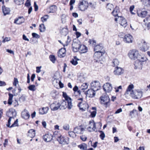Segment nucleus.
I'll list each match as a JSON object with an SVG mask.
<instances>
[{
    "label": "nucleus",
    "instance_id": "f257e3e1",
    "mask_svg": "<svg viewBox=\"0 0 150 150\" xmlns=\"http://www.w3.org/2000/svg\"><path fill=\"white\" fill-rule=\"evenodd\" d=\"M56 132L53 133L54 136L56 138L60 144H68L69 143V138L67 137H64L60 135L59 136L56 135Z\"/></svg>",
    "mask_w": 150,
    "mask_h": 150
},
{
    "label": "nucleus",
    "instance_id": "f03ea898",
    "mask_svg": "<svg viewBox=\"0 0 150 150\" xmlns=\"http://www.w3.org/2000/svg\"><path fill=\"white\" fill-rule=\"evenodd\" d=\"M100 103L106 108H107L110 105V99L107 95H103L100 98Z\"/></svg>",
    "mask_w": 150,
    "mask_h": 150
},
{
    "label": "nucleus",
    "instance_id": "7ed1b4c3",
    "mask_svg": "<svg viewBox=\"0 0 150 150\" xmlns=\"http://www.w3.org/2000/svg\"><path fill=\"white\" fill-rule=\"evenodd\" d=\"M129 58L135 60L140 58V55L139 54L138 51L135 50H133L129 51L128 54Z\"/></svg>",
    "mask_w": 150,
    "mask_h": 150
},
{
    "label": "nucleus",
    "instance_id": "20e7f679",
    "mask_svg": "<svg viewBox=\"0 0 150 150\" xmlns=\"http://www.w3.org/2000/svg\"><path fill=\"white\" fill-rule=\"evenodd\" d=\"M81 45L80 41L77 39H74L72 44L73 51L75 52H77Z\"/></svg>",
    "mask_w": 150,
    "mask_h": 150
},
{
    "label": "nucleus",
    "instance_id": "39448f33",
    "mask_svg": "<svg viewBox=\"0 0 150 150\" xmlns=\"http://www.w3.org/2000/svg\"><path fill=\"white\" fill-rule=\"evenodd\" d=\"M88 6V3L87 1L82 0L80 2L79 5V8L81 11H84L86 10Z\"/></svg>",
    "mask_w": 150,
    "mask_h": 150
},
{
    "label": "nucleus",
    "instance_id": "423d86ee",
    "mask_svg": "<svg viewBox=\"0 0 150 150\" xmlns=\"http://www.w3.org/2000/svg\"><path fill=\"white\" fill-rule=\"evenodd\" d=\"M17 115V112L13 108H9L8 110L6 112V115L10 117H12V118H14Z\"/></svg>",
    "mask_w": 150,
    "mask_h": 150
},
{
    "label": "nucleus",
    "instance_id": "0eeeda50",
    "mask_svg": "<svg viewBox=\"0 0 150 150\" xmlns=\"http://www.w3.org/2000/svg\"><path fill=\"white\" fill-rule=\"evenodd\" d=\"M91 88L95 91H97L100 89V83L98 81H95L91 83Z\"/></svg>",
    "mask_w": 150,
    "mask_h": 150
},
{
    "label": "nucleus",
    "instance_id": "6e6552de",
    "mask_svg": "<svg viewBox=\"0 0 150 150\" xmlns=\"http://www.w3.org/2000/svg\"><path fill=\"white\" fill-rule=\"evenodd\" d=\"M62 106L63 107V108L65 109L67 107L69 109L71 108L72 105L71 103V99L70 98L66 101H64L62 103Z\"/></svg>",
    "mask_w": 150,
    "mask_h": 150
},
{
    "label": "nucleus",
    "instance_id": "1a4fd4ad",
    "mask_svg": "<svg viewBox=\"0 0 150 150\" xmlns=\"http://www.w3.org/2000/svg\"><path fill=\"white\" fill-rule=\"evenodd\" d=\"M131 96L134 99H137L141 98L142 95V92L136 91L134 92L132 90L130 93Z\"/></svg>",
    "mask_w": 150,
    "mask_h": 150
},
{
    "label": "nucleus",
    "instance_id": "9d476101",
    "mask_svg": "<svg viewBox=\"0 0 150 150\" xmlns=\"http://www.w3.org/2000/svg\"><path fill=\"white\" fill-rule=\"evenodd\" d=\"M142 59H137L138 60L136 61L134 64L135 66L134 69H141L142 68V62L144 61V57H141Z\"/></svg>",
    "mask_w": 150,
    "mask_h": 150
},
{
    "label": "nucleus",
    "instance_id": "9b49d317",
    "mask_svg": "<svg viewBox=\"0 0 150 150\" xmlns=\"http://www.w3.org/2000/svg\"><path fill=\"white\" fill-rule=\"evenodd\" d=\"M53 136L51 134L48 133L44 135L43 139L45 142H48L51 141L52 139Z\"/></svg>",
    "mask_w": 150,
    "mask_h": 150
},
{
    "label": "nucleus",
    "instance_id": "f8f14e48",
    "mask_svg": "<svg viewBox=\"0 0 150 150\" xmlns=\"http://www.w3.org/2000/svg\"><path fill=\"white\" fill-rule=\"evenodd\" d=\"M124 71V69L122 68L116 67L115 68L113 73L115 75H120L123 74Z\"/></svg>",
    "mask_w": 150,
    "mask_h": 150
},
{
    "label": "nucleus",
    "instance_id": "ddd939ff",
    "mask_svg": "<svg viewBox=\"0 0 150 150\" xmlns=\"http://www.w3.org/2000/svg\"><path fill=\"white\" fill-rule=\"evenodd\" d=\"M103 89L105 92H109L112 90L111 84L109 83H107L103 86Z\"/></svg>",
    "mask_w": 150,
    "mask_h": 150
},
{
    "label": "nucleus",
    "instance_id": "4468645a",
    "mask_svg": "<svg viewBox=\"0 0 150 150\" xmlns=\"http://www.w3.org/2000/svg\"><path fill=\"white\" fill-rule=\"evenodd\" d=\"M96 91L93 90V89L91 88V89H88L87 91L85 92V93L86 94V96L89 97L93 98L96 95Z\"/></svg>",
    "mask_w": 150,
    "mask_h": 150
},
{
    "label": "nucleus",
    "instance_id": "2eb2a0df",
    "mask_svg": "<svg viewBox=\"0 0 150 150\" xmlns=\"http://www.w3.org/2000/svg\"><path fill=\"white\" fill-rule=\"evenodd\" d=\"M132 37L130 35L128 34L125 35L124 40L126 43H132Z\"/></svg>",
    "mask_w": 150,
    "mask_h": 150
},
{
    "label": "nucleus",
    "instance_id": "dca6fc26",
    "mask_svg": "<svg viewBox=\"0 0 150 150\" xmlns=\"http://www.w3.org/2000/svg\"><path fill=\"white\" fill-rule=\"evenodd\" d=\"M66 50L64 48H61L58 52V55L59 57L62 58L65 57L66 55Z\"/></svg>",
    "mask_w": 150,
    "mask_h": 150
},
{
    "label": "nucleus",
    "instance_id": "f3484780",
    "mask_svg": "<svg viewBox=\"0 0 150 150\" xmlns=\"http://www.w3.org/2000/svg\"><path fill=\"white\" fill-rule=\"evenodd\" d=\"M119 19V23L120 25L124 27H125L127 25L126 20L125 18L122 17L118 16Z\"/></svg>",
    "mask_w": 150,
    "mask_h": 150
},
{
    "label": "nucleus",
    "instance_id": "a211bd4d",
    "mask_svg": "<svg viewBox=\"0 0 150 150\" xmlns=\"http://www.w3.org/2000/svg\"><path fill=\"white\" fill-rule=\"evenodd\" d=\"M24 19L23 16H19L18 18H16L14 21V23L17 24H21L23 23Z\"/></svg>",
    "mask_w": 150,
    "mask_h": 150
},
{
    "label": "nucleus",
    "instance_id": "6ab92c4d",
    "mask_svg": "<svg viewBox=\"0 0 150 150\" xmlns=\"http://www.w3.org/2000/svg\"><path fill=\"white\" fill-rule=\"evenodd\" d=\"M79 129L78 127H76L74 128V131H70L69 132V135L71 137H72L73 138H75L76 137V134L78 133V132L76 131L77 129Z\"/></svg>",
    "mask_w": 150,
    "mask_h": 150
},
{
    "label": "nucleus",
    "instance_id": "aec40b11",
    "mask_svg": "<svg viewBox=\"0 0 150 150\" xmlns=\"http://www.w3.org/2000/svg\"><path fill=\"white\" fill-rule=\"evenodd\" d=\"M55 103H52L50 105V107L51 109L53 111H56L61 106H62V105H61L60 103H58L57 104V106H54Z\"/></svg>",
    "mask_w": 150,
    "mask_h": 150
},
{
    "label": "nucleus",
    "instance_id": "412c9836",
    "mask_svg": "<svg viewBox=\"0 0 150 150\" xmlns=\"http://www.w3.org/2000/svg\"><path fill=\"white\" fill-rule=\"evenodd\" d=\"M21 116L25 120L28 119L30 116L29 112L27 110H24L23 112H22Z\"/></svg>",
    "mask_w": 150,
    "mask_h": 150
},
{
    "label": "nucleus",
    "instance_id": "4be33fe9",
    "mask_svg": "<svg viewBox=\"0 0 150 150\" xmlns=\"http://www.w3.org/2000/svg\"><path fill=\"white\" fill-rule=\"evenodd\" d=\"M104 49L102 44H99L95 46L94 51L95 52L102 51Z\"/></svg>",
    "mask_w": 150,
    "mask_h": 150
},
{
    "label": "nucleus",
    "instance_id": "5701e85b",
    "mask_svg": "<svg viewBox=\"0 0 150 150\" xmlns=\"http://www.w3.org/2000/svg\"><path fill=\"white\" fill-rule=\"evenodd\" d=\"M79 50L81 53L86 52L88 51L87 47L84 45H81L80 47Z\"/></svg>",
    "mask_w": 150,
    "mask_h": 150
},
{
    "label": "nucleus",
    "instance_id": "b1692460",
    "mask_svg": "<svg viewBox=\"0 0 150 150\" xmlns=\"http://www.w3.org/2000/svg\"><path fill=\"white\" fill-rule=\"evenodd\" d=\"M2 9L4 16L9 14L10 10L9 8L4 6H2Z\"/></svg>",
    "mask_w": 150,
    "mask_h": 150
},
{
    "label": "nucleus",
    "instance_id": "393cba45",
    "mask_svg": "<svg viewBox=\"0 0 150 150\" xmlns=\"http://www.w3.org/2000/svg\"><path fill=\"white\" fill-rule=\"evenodd\" d=\"M105 52L104 50H103L102 51L95 52L94 54V57L95 58L97 57V58H99L102 56L103 54L105 53Z\"/></svg>",
    "mask_w": 150,
    "mask_h": 150
},
{
    "label": "nucleus",
    "instance_id": "a878e982",
    "mask_svg": "<svg viewBox=\"0 0 150 150\" xmlns=\"http://www.w3.org/2000/svg\"><path fill=\"white\" fill-rule=\"evenodd\" d=\"M149 48V44L146 43L145 41H144L143 44L141 48V50H142L145 52L148 50Z\"/></svg>",
    "mask_w": 150,
    "mask_h": 150
},
{
    "label": "nucleus",
    "instance_id": "bb28decb",
    "mask_svg": "<svg viewBox=\"0 0 150 150\" xmlns=\"http://www.w3.org/2000/svg\"><path fill=\"white\" fill-rule=\"evenodd\" d=\"M49 108L48 107L43 108L39 109V113L40 114H46L48 112Z\"/></svg>",
    "mask_w": 150,
    "mask_h": 150
},
{
    "label": "nucleus",
    "instance_id": "cd10ccee",
    "mask_svg": "<svg viewBox=\"0 0 150 150\" xmlns=\"http://www.w3.org/2000/svg\"><path fill=\"white\" fill-rule=\"evenodd\" d=\"M28 135L31 138H33L35 136V131L34 130L31 129L28 131Z\"/></svg>",
    "mask_w": 150,
    "mask_h": 150
},
{
    "label": "nucleus",
    "instance_id": "c85d7f7f",
    "mask_svg": "<svg viewBox=\"0 0 150 150\" xmlns=\"http://www.w3.org/2000/svg\"><path fill=\"white\" fill-rule=\"evenodd\" d=\"M50 11L49 13H54L57 10V7L55 5H52L50 7Z\"/></svg>",
    "mask_w": 150,
    "mask_h": 150
},
{
    "label": "nucleus",
    "instance_id": "c756f323",
    "mask_svg": "<svg viewBox=\"0 0 150 150\" xmlns=\"http://www.w3.org/2000/svg\"><path fill=\"white\" fill-rule=\"evenodd\" d=\"M78 146L82 150H86L87 149V144L85 143H83Z\"/></svg>",
    "mask_w": 150,
    "mask_h": 150
},
{
    "label": "nucleus",
    "instance_id": "7c9ffc66",
    "mask_svg": "<svg viewBox=\"0 0 150 150\" xmlns=\"http://www.w3.org/2000/svg\"><path fill=\"white\" fill-rule=\"evenodd\" d=\"M92 109L93 110H94V111L91 112V116L92 117H95L97 113L96 108V107H92Z\"/></svg>",
    "mask_w": 150,
    "mask_h": 150
},
{
    "label": "nucleus",
    "instance_id": "2f4dec72",
    "mask_svg": "<svg viewBox=\"0 0 150 150\" xmlns=\"http://www.w3.org/2000/svg\"><path fill=\"white\" fill-rule=\"evenodd\" d=\"M39 30L40 32H44L45 30V27L44 24H42L40 25Z\"/></svg>",
    "mask_w": 150,
    "mask_h": 150
},
{
    "label": "nucleus",
    "instance_id": "473e14b6",
    "mask_svg": "<svg viewBox=\"0 0 150 150\" xmlns=\"http://www.w3.org/2000/svg\"><path fill=\"white\" fill-rule=\"evenodd\" d=\"M147 11H142L140 14H138V15L140 17H144L146 16L147 14Z\"/></svg>",
    "mask_w": 150,
    "mask_h": 150
},
{
    "label": "nucleus",
    "instance_id": "72a5a7b5",
    "mask_svg": "<svg viewBox=\"0 0 150 150\" xmlns=\"http://www.w3.org/2000/svg\"><path fill=\"white\" fill-rule=\"evenodd\" d=\"M24 0H14V2L17 5H20L23 4Z\"/></svg>",
    "mask_w": 150,
    "mask_h": 150
},
{
    "label": "nucleus",
    "instance_id": "f704fd0d",
    "mask_svg": "<svg viewBox=\"0 0 150 150\" xmlns=\"http://www.w3.org/2000/svg\"><path fill=\"white\" fill-rule=\"evenodd\" d=\"M113 66L114 67L117 66L119 64V62L117 59H115L112 61Z\"/></svg>",
    "mask_w": 150,
    "mask_h": 150
},
{
    "label": "nucleus",
    "instance_id": "c9c22d12",
    "mask_svg": "<svg viewBox=\"0 0 150 150\" xmlns=\"http://www.w3.org/2000/svg\"><path fill=\"white\" fill-rule=\"evenodd\" d=\"M49 16L47 15H45L41 18V19L43 22L47 21V19L48 18Z\"/></svg>",
    "mask_w": 150,
    "mask_h": 150
},
{
    "label": "nucleus",
    "instance_id": "e433bc0d",
    "mask_svg": "<svg viewBox=\"0 0 150 150\" xmlns=\"http://www.w3.org/2000/svg\"><path fill=\"white\" fill-rule=\"evenodd\" d=\"M49 58L50 61L53 63H55L56 61V58L54 55H50Z\"/></svg>",
    "mask_w": 150,
    "mask_h": 150
},
{
    "label": "nucleus",
    "instance_id": "4c0bfd02",
    "mask_svg": "<svg viewBox=\"0 0 150 150\" xmlns=\"http://www.w3.org/2000/svg\"><path fill=\"white\" fill-rule=\"evenodd\" d=\"M134 88V85L132 84H130L127 87V89L126 90V93H128V92L130 91L132 89Z\"/></svg>",
    "mask_w": 150,
    "mask_h": 150
},
{
    "label": "nucleus",
    "instance_id": "58836bf2",
    "mask_svg": "<svg viewBox=\"0 0 150 150\" xmlns=\"http://www.w3.org/2000/svg\"><path fill=\"white\" fill-rule=\"evenodd\" d=\"M28 88L30 91H34L35 90V86L34 85H30L28 86Z\"/></svg>",
    "mask_w": 150,
    "mask_h": 150
},
{
    "label": "nucleus",
    "instance_id": "ea45409f",
    "mask_svg": "<svg viewBox=\"0 0 150 150\" xmlns=\"http://www.w3.org/2000/svg\"><path fill=\"white\" fill-rule=\"evenodd\" d=\"M18 119H16L14 121V122L11 126V128L14 127L18 126Z\"/></svg>",
    "mask_w": 150,
    "mask_h": 150
},
{
    "label": "nucleus",
    "instance_id": "a19ab883",
    "mask_svg": "<svg viewBox=\"0 0 150 150\" xmlns=\"http://www.w3.org/2000/svg\"><path fill=\"white\" fill-rule=\"evenodd\" d=\"M63 96L65 98L66 101L71 98L67 95L66 93L64 92L63 93Z\"/></svg>",
    "mask_w": 150,
    "mask_h": 150
},
{
    "label": "nucleus",
    "instance_id": "79ce46f5",
    "mask_svg": "<svg viewBox=\"0 0 150 150\" xmlns=\"http://www.w3.org/2000/svg\"><path fill=\"white\" fill-rule=\"evenodd\" d=\"M83 105H85V107L83 108H80V109L81 110H82L83 111H84L86 110V108H88V104L86 103H85L83 104Z\"/></svg>",
    "mask_w": 150,
    "mask_h": 150
},
{
    "label": "nucleus",
    "instance_id": "37998d69",
    "mask_svg": "<svg viewBox=\"0 0 150 150\" xmlns=\"http://www.w3.org/2000/svg\"><path fill=\"white\" fill-rule=\"evenodd\" d=\"M99 132L100 133V137L101 139L103 140L105 137V134L104 132L102 131H100Z\"/></svg>",
    "mask_w": 150,
    "mask_h": 150
},
{
    "label": "nucleus",
    "instance_id": "c03bdc74",
    "mask_svg": "<svg viewBox=\"0 0 150 150\" xmlns=\"http://www.w3.org/2000/svg\"><path fill=\"white\" fill-rule=\"evenodd\" d=\"M12 118V117H9V118L8 120L7 124H6V126L7 127H9L10 128H11V126H10L11 122V119Z\"/></svg>",
    "mask_w": 150,
    "mask_h": 150
},
{
    "label": "nucleus",
    "instance_id": "a18cd8bd",
    "mask_svg": "<svg viewBox=\"0 0 150 150\" xmlns=\"http://www.w3.org/2000/svg\"><path fill=\"white\" fill-rule=\"evenodd\" d=\"M71 40L69 36H68L67 40L66 42V44H65V45H63L64 47L65 46H67L68 45L69 43L71 41Z\"/></svg>",
    "mask_w": 150,
    "mask_h": 150
},
{
    "label": "nucleus",
    "instance_id": "49530a36",
    "mask_svg": "<svg viewBox=\"0 0 150 150\" xmlns=\"http://www.w3.org/2000/svg\"><path fill=\"white\" fill-rule=\"evenodd\" d=\"M26 96L24 95H23L19 98V101L21 102H23L25 100Z\"/></svg>",
    "mask_w": 150,
    "mask_h": 150
},
{
    "label": "nucleus",
    "instance_id": "de8ad7c7",
    "mask_svg": "<svg viewBox=\"0 0 150 150\" xmlns=\"http://www.w3.org/2000/svg\"><path fill=\"white\" fill-rule=\"evenodd\" d=\"M32 35L33 37L34 38H36L38 39L40 38V36L35 33H32Z\"/></svg>",
    "mask_w": 150,
    "mask_h": 150
},
{
    "label": "nucleus",
    "instance_id": "09e8293b",
    "mask_svg": "<svg viewBox=\"0 0 150 150\" xmlns=\"http://www.w3.org/2000/svg\"><path fill=\"white\" fill-rule=\"evenodd\" d=\"M88 85L87 83H85L83 84L81 86V90H83L86 89L88 88Z\"/></svg>",
    "mask_w": 150,
    "mask_h": 150
},
{
    "label": "nucleus",
    "instance_id": "8fccbe9b",
    "mask_svg": "<svg viewBox=\"0 0 150 150\" xmlns=\"http://www.w3.org/2000/svg\"><path fill=\"white\" fill-rule=\"evenodd\" d=\"M91 123H92L93 125V127L92 128V129L93 131H95L96 128L95 123L94 121L92 122L91 121H90L89 124H91Z\"/></svg>",
    "mask_w": 150,
    "mask_h": 150
},
{
    "label": "nucleus",
    "instance_id": "3c124183",
    "mask_svg": "<svg viewBox=\"0 0 150 150\" xmlns=\"http://www.w3.org/2000/svg\"><path fill=\"white\" fill-rule=\"evenodd\" d=\"M88 42L90 44H92L93 45H94L95 46H96V40H94L90 39L88 41Z\"/></svg>",
    "mask_w": 150,
    "mask_h": 150
},
{
    "label": "nucleus",
    "instance_id": "603ef678",
    "mask_svg": "<svg viewBox=\"0 0 150 150\" xmlns=\"http://www.w3.org/2000/svg\"><path fill=\"white\" fill-rule=\"evenodd\" d=\"M134 8V5H132L130 6L129 8V11L132 14H134L135 13L132 12V11L133 10Z\"/></svg>",
    "mask_w": 150,
    "mask_h": 150
},
{
    "label": "nucleus",
    "instance_id": "864d4df0",
    "mask_svg": "<svg viewBox=\"0 0 150 150\" xmlns=\"http://www.w3.org/2000/svg\"><path fill=\"white\" fill-rule=\"evenodd\" d=\"M18 83V79L16 78H14V82H13V85L16 86L17 83Z\"/></svg>",
    "mask_w": 150,
    "mask_h": 150
},
{
    "label": "nucleus",
    "instance_id": "5fc2aeb1",
    "mask_svg": "<svg viewBox=\"0 0 150 150\" xmlns=\"http://www.w3.org/2000/svg\"><path fill=\"white\" fill-rule=\"evenodd\" d=\"M112 14L115 16H118L117 11H115V9L112 12Z\"/></svg>",
    "mask_w": 150,
    "mask_h": 150
},
{
    "label": "nucleus",
    "instance_id": "6e6d98bb",
    "mask_svg": "<svg viewBox=\"0 0 150 150\" xmlns=\"http://www.w3.org/2000/svg\"><path fill=\"white\" fill-rule=\"evenodd\" d=\"M70 62L72 64L74 65H76L78 63L76 60H75L74 59H72L71 61Z\"/></svg>",
    "mask_w": 150,
    "mask_h": 150
},
{
    "label": "nucleus",
    "instance_id": "4d7b16f0",
    "mask_svg": "<svg viewBox=\"0 0 150 150\" xmlns=\"http://www.w3.org/2000/svg\"><path fill=\"white\" fill-rule=\"evenodd\" d=\"M31 5L30 2L29 0H27L26 3H25V6L28 7Z\"/></svg>",
    "mask_w": 150,
    "mask_h": 150
},
{
    "label": "nucleus",
    "instance_id": "13d9d810",
    "mask_svg": "<svg viewBox=\"0 0 150 150\" xmlns=\"http://www.w3.org/2000/svg\"><path fill=\"white\" fill-rule=\"evenodd\" d=\"M69 125H66L63 126V129L66 130H68L69 129Z\"/></svg>",
    "mask_w": 150,
    "mask_h": 150
},
{
    "label": "nucleus",
    "instance_id": "bf43d9fd",
    "mask_svg": "<svg viewBox=\"0 0 150 150\" xmlns=\"http://www.w3.org/2000/svg\"><path fill=\"white\" fill-rule=\"evenodd\" d=\"M34 7L35 11H37L38 9V6L35 2H34Z\"/></svg>",
    "mask_w": 150,
    "mask_h": 150
},
{
    "label": "nucleus",
    "instance_id": "052dcab7",
    "mask_svg": "<svg viewBox=\"0 0 150 150\" xmlns=\"http://www.w3.org/2000/svg\"><path fill=\"white\" fill-rule=\"evenodd\" d=\"M6 85V83L5 82L0 81V86H4Z\"/></svg>",
    "mask_w": 150,
    "mask_h": 150
},
{
    "label": "nucleus",
    "instance_id": "680f3d73",
    "mask_svg": "<svg viewBox=\"0 0 150 150\" xmlns=\"http://www.w3.org/2000/svg\"><path fill=\"white\" fill-rule=\"evenodd\" d=\"M80 139L83 141H86L87 139V137L83 136H80Z\"/></svg>",
    "mask_w": 150,
    "mask_h": 150
},
{
    "label": "nucleus",
    "instance_id": "e2e57ef3",
    "mask_svg": "<svg viewBox=\"0 0 150 150\" xmlns=\"http://www.w3.org/2000/svg\"><path fill=\"white\" fill-rule=\"evenodd\" d=\"M35 77V74H33L31 77V80L32 81H33Z\"/></svg>",
    "mask_w": 150,
    "mask_h": 150
},
{
    "label": "nucleus",
    "instance_id": "0e129e2a",
    "mask_svg": "<svg viewBox=\"0 0 150 150\" xmlns=\"http://www.w3.org/2000/svg\"><path fill=\"white\" fill-rule=\"evenodd\" d=\"M41 68V67H36V72L37 73H39L40 72L41 70H40V69Z\"/></svg>",
    "mask_w": 150,
    "mask_h": 150
},
{
    "label": "nucleus",
    "instance_id": "69168bd1",
    "mask_svg": "<svg viewBox=\"0 0 150 150\" xmlns=\"http://www.w3.org/2000/svg\"><path fill=\"white\" fill-rule=\"evenodd\" d=\"M145 1L146 3H147V4H145V5L147 6H150V0H145Z\"/></svg>",
    "mask_w": 150,
    "mask_h": 150
},
{
    "label": "nucleus",
    "instance_id": "338daca9",
    "mask_svg": "<svg viewBox=\"0 0 150 150\" xmlns=\"http://www.w3.org/2000/svg\"><path fill=\"white\" fill-rule=\"evenodd\" d=\"M23 38L24 40L28 41H29V39L27 38L26 36L24 34H23Z\"/></svg>",
    "mask_w": 150,
    "mask_h": 150
},
{
    "label": "nucleus",
    "instance_id": "774afa93",
    "mask_svg": "<svg viewBox=\"0 0 150 150\" xmlns=\"http://www.w3.org/2000/svg\"><path fill=\"white\" fill-rule=\"evenodd\" d=\"M76 35L77 38H79L81 35V33L79 32L76 31Z\"/></svg>",
    "mask_w": 150,
    "mask_h": 150
}]
</instances>
